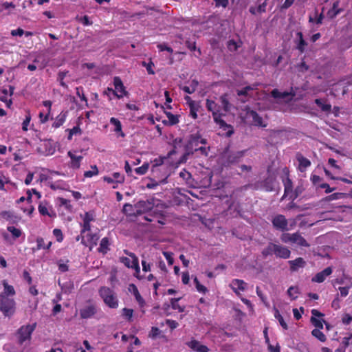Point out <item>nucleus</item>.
<instances>
[{
  "mask_svg": "<svg viewBox=\"0 0 352 352\" xmlns=\"http://www.w3.org/2000/svg\"><path fill=\"white\" fill-rule=\"evenodd\" d=\"M298 292L299 290L297 287L292 286L287 289V294L292 300H295L296 298H297V294H298Z\"/></svg>",
  "mask_w": 352,
  "mask_h": 352,
  "instance_id": "49530a36",
  "label": "nucleus"
},
{
  "mask_svg": "<svg viewBox=\"0 0 352 352\" xmlns=\"http://www.w3.org/2000/svg\"><path fill=\"white\" fill-rule=\"evenodd\" d=\"M30 120H31L30 113H28L26 114V116H25V120H23V122L22 123V129L24 131H28V126L30 124Z\"/></svg>",
  "mask_w": 352,
  "mask_h": 352,
  "instance_id": "052dcab7",
  "label": "nucleus"
},
{
  "mask_svg": "<svg viewBox=\"0 0 352 352\" xmlns=\"http://www.w3.org/2000/svg\"><path fill=\"white\" fill-rule=\"evenodd\" d=\"M53 234L56 238L57 241L61 242L63 240V235L60 229L55 228L53 230Z\"/></svg>",
  "mask_w": 352,
  "mask_h": 352,
  "instance_id": "0e129e2a",
  "label": "nucleus"
},
{
  "mask_svg": "<svg viewBox=\"0 0 352 352\" xmlns=\"http://www.w3.org/2000/svg\"><path fill=\"white\" fill-rule=\"evenodd\" d=\"M272 96L274 98H285L286 97L289 96V94L287 92L282 93V92H280L279 91H278L277 89H274L272 91Z\"/></svg>",
  "mask_w": 352,
  "mask_h": 352,
  "instance_id": "8fccbe9b",
  "label": "nucleus"
},
{
  "mask_svg": "<svg viewBox=\"0 0 352 352\" xmlns=\"http://www.w3.org/2000/svg\"><path fill=\"white\" fill-rule=\"evenodd\" d=\"M129 290L130 292H131L136 301L138 302L139 305L142 307L144 306L145 305V301L144 300V298L141 296L138 289V287L134 285V284H131L129 285Z\"/></svg>",
  "mask_w": 352,
  "mask_h": 352,
  "instance_id": "412c9836",
  "label": "nucleus"
},
{
  "mask_svg": "<svg viewBox=\"0 0 352 352\" xmlns=\"http://www.w3.org/2000/svg\"><path fill=\"white\" fill-rule=\"evenodd\" d=\"M311 334L313 336L316 338L318 340H319L320 342H324L326 340V336L325 335L320 331V329H314L311 331Z\"/></svg>",
  "mask_w": 352,
  "mask_h": 352,
  "instance_id": "4c0bfd02",
  "label": "nucleus"
},
{
  "mask_svg": "<svg viewBox=\"0 0 352 352\" xmlns=\"http://www.w3.org/2000/svg\"><path fill=\"white\" fill-rule=\"evenodd\" d=\"M315 103L321 109L322 111L329 113L331 110V105L327 102L325 99L318 98L315 100Z\"/></svg>",
  "mask_w": 352,
  "mask_h": 352,
  "instance_id": "b1692460",
  "label": "nucleus"
},
{
  "mask_svg": "<svg viewBox=\"0 0 352 352\" xmlns=\"http://www.w3.org/2000/svg\"><path fill=\"white\" fill-rule=\"evenodd\" d=\"M272 223L274 228L282 232L289 231L293 228V226L295 225V221H293V223L290 224V227L288 226V220L285 218V217L283 214H276L275 215L272 219Z\"/></svg>",
  "mask_w": 352,
  "mask_h": 352,
  "instance_id": "39448f33",
  "label": "nucleus"
},
{
  "mask_svg": "<svg viewBox=\"0 0 352 352\" xmlns=\"http://www.w3.org/2000/svg\"><path fill=\"white\" fill-rule=\"evenodd\" d=\"M292 244H296L300 247L308 248L310 246L309 243L299 232L294 233Z\"/></svg>",
  "mask_w": 352,
  "mask_h": 352,
  "instance_id": "4be33fe9",
  "label": "nucleus"
},
{
  "mask_svg": "<svg viewBox=\"0 0 352 352\" xmlns=\"http://www.w3.org/2000/svg\"><path fill=\"white\" fill-rule=\"evenodd\" d=\"M142 65L146 67V71L149 74H155V72L153 69V67L154 66V64L152 61H150L148 63L144 61V62H142Z\"/></svg>",
  "mask_w": 352,
  "mask_h": 352,
  "instance_id": "69168bd1",
  "label": "nucleus"
},
{
  "mask_svg": "<svg viewBox=\"0 0 352 352\" xmlns=\"http://www.w3.org/2000/svg\"><path fill=\"white\" fill-rule=\"evenodd\" d=\"M133 310L132 309L124 308L122 316L129 322L132 321Z\"/></svg>",
  "mask_w": 352,
  "mask_h": 352,
  "instance_id": "a19ab883",
  "label": "nucleus"
},
{
  "mask_svg": "<svg viewBox=\"0 0 352 352\" xmlns=\"http://www.w3.org/2000/svg\"><path fill=\"white\" fill-rule=\"evenodd\" d=\"M304 188L302 186H298L289 195V199L292 201L295 200L303 191Z\"/></svg>",
  "mask_w": 352,
  "mask_h": 352,
  "instance_id": "79ce46f5",
  "label": "nucleus"
},
{
  "mask_svg": "<svg viewBox=\"0 0 352 352\" xmlns=\"http://www.w3.org/2000/svg\"><path fill=\"white\" fill-rule=\"evenodd\" d=\"M100 296L107 306L111 309H116L118 307V299L116 293L107 287H102L99 289Z\"/></svg>",
  "mask_w": 352,
  "mask_h": 352,
  "instance_id": "7ed1b4c3",
  "label": "nucleus"
},
{
  "mask_svg": "<svg viewBox=\"0 0 352 352\" xmlns=\"http://www.w3.org/2000/svg\"><path fill=\"white\" fill-rule=\"evenodd\" d=\"M83 221L91 222L95 220V214L93 212H87L82 216L81 215Z\"/></svg>",
  "mask_w": 352,
  "mask_h": 352,
  "instance_id": "3c124183",
  "label": "nucleus"
},
{
  "mask_svg": "<svg viewBox=\"0 0 352 352\" xmlns=\"http://www.w3.org/2000/svg\"><path fill=\"white\" fill-rule=\"evenodd\" d=\"M333 272V269L331 267H327L322 271L317 273L314 277L311 278V281L314 283H323L327 277L330 276Z\"/></svg>",
  "mask_w": 352,
  "mask_h": 352,
  "instance_id": "ddd939ff",
  "label": "nucleus"
},
{
  "mask_svg": "<svg viewBox=\"0 0 352 352\" xmlns=\"http://www.w3.org/2000/svg\"><path fill=\"white\" fill-rule=\"evenodd\" d=\"M191 350L195 352H208L209 349L196 340H191L186 344Z\"/></svg>",
  "mask_w": 352,
  "mask_h": 352,
  "instance_id": "4468645a",
  "label": "nucleus"
},
{
  "mask_svg": "<svg viewBox=\"0 0 352 352\" xmlns=\"http://www.w3.org/2000/svg\"><path fill=\"white\" fill-rule=\"evenodd\" d=\"M206 106L209 111L212 112V118L214 122L219 126V127L224 131H227L228 136H230L233 133L232 127L231 125L228 124L222 118L223 114L219 111V107L213 100L207 99Z\"/></svg>",
  "mask_w": 352,
  "mask_h": 352,
  "instance_id": "f257e3e1",
  "label": "nucleus"
},
{
  "mask_svg": "<svg viewBox=\"0 0 352 352\" xmlns=\"http://www.w3.org/2000/svg\"><path fill=\"white\" fill-rule=\"evenodd\" d=\"M338 6L339 1H337L333 3L332 8L327 12V16L330 19H333L342 11V9L338 8Z\"/></svg>",
  "mask_w": 352,
  "mask_h": 352,
  "instance_id": "7c9ffc66",
  "label": "nucleus"
},
{
  "mask_svg": "<svg viewBox=\"0 0 352 352\" xmlns=\"http://www.w3.org/2000/svg\"><path fill=\"white\" fill-rule=\"evenodd\" d=\"M3 286V291L0 293V297H10L12 298L15 295V290L13 286L9 285L6 280H2Z\"/></svg>",
  "mask_w": 352,
  "mask_h": 352,
  "instance_id": "a211bd4d",
  "label": "nucleus"
},
{
  "mask_svg": "<svg viewBox=\"0 0 352 352\" xmlns=\"http://www.w3.org/2000/svg\"><path fill=\"white\" fill-rule=\"evenodd\" d=\"M239 47V43L235 41L234 40H230L228 42V48L231 52H234L237 50V49Z\"/></svg>",
  "mask_w": 352,
  "mask_h": 352,
  "instance_id": "6e6d98bb",
  "label": "nucleus"
},
{
  "mask_svg": "<svg viewBox=\"0 0 352 352\" xmlns=\"http://www.w3.org/2000/svg\"><path fill=\"white\" fill-rule=\"evenodd\" d=\"M110 124L113 125L115 126L113 131L118 133L120 136L121 137H124L125 136V134L122 132V124H121V122L120 121L116 118H110Z\"/></svg>",
  "mask_w": 352,
  "mask_h": 352,
  "instance_id": "c85d7f7f",
  "label": "nucleus"
},
{
  "mask_svg": "<svg viewBox=\"0 0 352 352\" xmlns=\"http://www.w3.org/2000/svg\"><path fill=\"white\" fill-rule=\"evenodd\" d=\"M283 182L285 188L283 197L289 196L293 190L292 182L288 177H287L283 180Z\"/></svg>",
  "mask_w": 352,
  "mask_h": 352,
  "instance_id": "c756f323",
  "label": "nucleus"
},
{
  "mask_svg": "<svg viewBox=\"0 0 352 352\" xmlns=\"http://www.w3.org/2000/svg\"><path fill=\"white\" fill-rule=\"evenodd\" d=\"M38 210L41 215L52 218L56 217V212L53 210L52 206L45 201L40 202Z\"/></svg>",
  "mask_w": 352,
  "mask_h": 352,
  "instance_id": "1a4fd4ad",
  "label": "nucleus"
},
{
  "mask_svg": "<svg viewBox=\"0 0 352 352\" xmlns=\"http://www.w3.org/2000/svg\"><path fill=\"white\" fill-rule=\"evenodd\" d=\"M67 74V72H60L58 74V80L63 87L67 88V85L64 82V78H65L66 75Z\"/></svg>",
  "mask_w": 352,
  "mask_h": 352,
  "instance_id": "603ef678",
  "label": "nucleus"
},
{
  "mask_svg": "<svg viewBox=\"0 0 352 352\" xmlns=\"http://www.w3.org/2000/svg\"><path fill=\"white\" fill-rule=\"evenodd\" d=\"M97 311L96 305H88L80 309V316L82 319H88L93 317Z\"/></svg>",
  "mask_w": 352,
  "mask_h": 352,
  "instance_id": "9d476101",
  "label": "nucleus"
},
{
  "mask_svg": "<svg viewBox=\"0 0 352 352\" xmlns=\"http://www.w3.org/2000/svg\"><path fill=\"white\" fill-rule=\"evenodd\" d=\"M311 321L312 324L316 327V329H323V324L320 320L316 319L315 317H311Z\"/></svg>",
  "mask_w": 352,
  "mask_h": 352,
  "instance_id": "774afa93",
  "label": "nucleus"
},
{
  "mask_svg": "<svg viewBox=\"0 0 352 352\" xmlns=\"http://www.w3.org/2000/svg\"><path fill=\"white\" fill-rule=\"evenodd\" d=\"M220 102L221 104L222 108L225 112H228L230 111L232 104L230 103L228 95L223 94L219 98Z\"/></svg>",
  "mask_w": 352,
  "mask_h": 352,
  "instance_id": "2f4dec72",
  "label": "nucleus"
},
{
  "mask_svg": "<svg viewBox=\"0 0 352 352\" xmlns=\"http://www.w3.org/2000/svg\"><path fill=\"white\" fill-rule=\"evenodd\" d=\"M154 199H147L146 201H139L135 205L136 213L141 214L152 210L154 206Z\"/></svg>",
  "mask_w": 352,
  "mask_h": 352,
  "instance_id": "6e6552de",
  "label": "nucleus"
},
{
  "mask_svg": "<svg viewBox=\"0 0 352 352\" xmlns=\"http://www.w3.org/2000/svg\"><path fill=\"white\" fill-rule=\"evenodd\" d=\"M69 135L67 137L68 140H71L72 139V136L76 134H80L81 130L78 126H74L72 129L68 130Z\"/></svg>",
  "mask_w": 352,
  "mask_h": 352,
  "instance_id": "4d7b16f0",
  "label": "nucleus"
},
{
  "mask_svg": "<svg viewBox=\"0 0 352 352\" xmlns=\"http://www.w3.org/2000/svg\"><path fill=\"white\" fill-rule=\"evenodd\" d=\"M248 116L252 119V122L254 125L258 126H266L265 124H263V118L258 116V114L254 111H250L248 113Z\"/></svg>",
  "mask_w": 352,
  "mask_h": 352,
  "instance_id": "393cba45",
  "label": "nucleus"
},
{
  "mask_svg": "<svg viewBox=\"0 0 352 352\" xmlns=\"http://www.w3.org/2000/svg\"><path fill=\"white\" fill-rule=\"evenodd\" d=\"M255 85L254 86H246L243 89L239 90L237 94L239 96H253V91L255 89Z\"/></svg>",
  "mask_w": 352,
  "mask_h": 352,
  "instance_id": "72a5a7b5",
  "label": "nucleus"
},
{
  "mask_svg": "<svg viewBox=\"0 0 352 352\" xmlns=\"http://www.w3.org/2000/svg\"><path fill=\"white\" fill-rule=\"evenodd\" d=\"M217 8H226L229 3V0H213Z\"/></svg>",
  "mask_w": 352,
  "mask_h": 352,
  "instance_id": "680f3d73",
  "label": "nucleus"
},
{
  "mask_svg": "<svg viewBox=\"0 0 352 352\" xmlns=\"http://www.w3.org/2000/svg\"><path fill=\"white\" fill-rule=\"evenodd\" d=\"M198 85V82L195 80H192L189 86H184L182 90L189 94L194 93Z\"/></svg>",
  "mask_w": 352,
  "mask_h": 352,
  "instance_id": "f704fd0d",
  "label": "nucleus"
},
{
  "mask_svg": "<svg viewBox=\"0 0 352 352\" xmlns=\"http://www.w3.org/2000/svg\"><path fill=\"white\" fill-rule=\"evenodd\" d=\"M134 270H135V273H134V276L138 278V279H142V276H140V265H139V260L138 259H135V264H133V268Z\"/></svg>",
  "mask_w": 352,
  "mask_h": 352,
  "instance_id": "5fc2aeb1",
  "label": "nucleus"
},
{
  "mask_svg": "<svg viewBox=\"0 0 352 352\" xmlns=\"http://www.w3.org/2000/svg\"><path fill=\"white\" fill-rule=\"evenodd\" d=\"M7 230L12 234L14 239L19 238L22 234L21 230L14 226H8Z\"/></svg>",
  "mask_w": 352,
  "mask_h": 352,
  "instance_id": "a18cd8bd",
  "label": "nucleus"
},
{
  "mask_svg": "<svg viewBox=\"0 0 352 352\" xmlns=\"http://www.w3.org/2000/svg\"><path fill=\"white\" fill-rule=\"evenodd\" d=\"M149 164L144 163L142 166L138 167L135 169V172L139 175H144L148 170Z\"/></svg>",
  "mask_w": 352,
  "mask_h": 352,
  "instance_id": "de8ad7c7",
  "label": "nucleus"
},
{
  "mask_svg": "<svg viewBox=\"0 0 352 352\" xmlns=\"http://www.w3.org/2000/svg\"><path fill=\"white\" fill-rule=\"evenodd\" d=\"M199 144H206V140L202 138L199 133L191 134L189 136L188 143L186 144V149L188 153H193L195 151H201V154L208 155V148L205 146H199Z\"/></svg>",
  "mask_w": 352,
  "mask_h": 352,
  "instance_id": "f03ea898",
  "label": "nucleus"
},
{
  "mask_svg": "<svg viewBox=\"0 0 352 352\" xmlns=\"http://www.w3.org/2000/svg\"><path fill=\"white\" fill-rule=\"evenodd\" d=\"M275 243H270L268 245L263 249L262 254L264 256H271L274 254Z\"/></svg>",
  "mask_w": 352,
  "mask_h": 352,
  "instance_id": "c9c22d12",
  "label": "nucleus"
},
{
  "mask_svg": "<svg viewBox=\"0 0 352 352\" xmlns=\"http://www.w3.org/2000/svg\"><path fill=\"white\" fill-rule=\"evenodd\" d=\"M296 159L298 162V170L300 172H304L306 169L311 166V162L307 158L303 157L301 154L298 153Z\"/></svg>",
  "mask_w": 352,
  "mask_h": 352,
  "instance_id": "6ab92c4d",
  "label": "nucleus"
},
{
  "mask_svg": "<svg viewBox=\"0 0 352 352\" xmlns=\"http://www.w3.org/2000/svg\"><path fill=\"white\" fill-rule=\"evenodd\" d=\"M179 177L182 178L184 181H186L187 183H188L190 179H191V174L186 170L183 169L179 173Z\"/></svg>",
  "mask_w": 352,
  "mask_h": 352,
  "instance_id": "bf43d9fd",
  "label": "nucleus"
},
{
  "mask_svg": "<svg viewBox=\"0 0 352 352\" xmlns=\"http://www.w3.org/2000/svg\"><path fill=\"white\" fill-rule=\"evenodd\" d=\"M67 263H68V261H66V263H65L62 260H59L58 262H57V265H58V270L61 272H65L67 271H68V265L67 264Z\"/></svg>",
  "mask_w": 352,
  "mask_h": 352,
  "instance_id": "864d4df0",
  "label": "nucleus"
},
{
  "mask_svg": "<svg viewBox=\"0 0 352 352\" xmlns=\"http://www.w3.org/2000/svg\"><path fill=\"white\" fill-rule=\"evenodd\" d=\"M166 115L168 119V122L170 125H174L179 122V119L177 116L173 115L170 112H166Z\"/></svg>",
  "mask_w": 352,
  "mask_h": 352,
  "instance_id": "09e8293b",
  "label": "nucleus"
},
{
  "mask_svg": "<svg viewBox=\"0 0 352 352\" xmlns=\"http://www.w3.org/2000/svg\"><path fill=\"white\" fill-rule=\"evenodd\" d=\"M76 95L80 98L82 101H85L87 105V99L84 94L83 88L82 87H76Z\"/></svg>",
  "mask_w": 352,
  "mask_h": 352,
  "instance_id": "13d9d810",
  "label": "nucleus"
},
{
  "mask_svg": "<svg viewBox=\"0 0 352 352\" xmlns=\"http://www.w3.org/2000/svg\"><path fill=\"white\" fill-rule=\"evenodd\" d=\"M109 241L107 237H104L102 239L100 243V247L98 248V252L102 253L103 254H106L109 250Z\"/></svg>",
  "mask_w": 352,
  "mask_h": 352,
  "instance_id": "473e14b6",
  "label": "nucleus"
},
{
  "mask_svg": "<svg viewBox=\"0 0 352 352\" xmlns=\"http://www.w3.org/2000/svg\"><path fill=\"white\" fill-rule=\"evenodd\" d=\"M274 248V255L276 257L285 259L289 258L291 252L287 247L275 243Z\"/></svg>",
  "mask_w": 352,
  "mask_h": 352,
  "instance_id": "2eb2a0df",
  "label": "nucleus"
},
{
  "mask_svg": "<svg viewBox=\"0 0 352 352\" xmlns=\"http://www.w3.org/2000/svg\"><path fill=\"white\" fill-rule=\"evenodd\" d=\"M294 233L284 232L280 236V240L285 243H292Z\"/></svg>",
  "mask_w": 352,
  "mask_h": 352,
  "instance_id": "37998d69",
  "label": "nucleus"
},
{
  "mask_svg": "<svg viewBox=\"0 0 352 352\" xmlns=\"http://www.w3.org/2000/svg\"><path fill=\"white\" fill-rule=\"evenodd\" d=\"M99 239V235L98 233L89 232L87 234L81 235V243L85 246H89L92 248L97 244Z\"/></svg>",
  "mask_w": 352,
  "mask_h": 352,
  "instance_id": "0eeeda50",
  "label": "nucleus"
},
{
  "mask_svg": "<svg viewBox=\"0 0 352 352\" xmlns=\"http://www.w3.org/2000/svg\"><path fill=\"white\" fill-rule=\"evenodd\" d=\"M193 282L195 285V287L197 292L201 294H206L208 292L207 288L199 283L197 277L194 278Z\"/></svg>",
  "mask_w": 352,
  "mask_h": 352,
  "instance_id": "c03bdc74",
  "label": "nucleus"
},
{
  "mask_svg": "<svg viewBox=\"0 0 352 352\" xmlns=\"http://www.w3.org/2000/svg\"><path fill=\"white\" fill-rule=\"evenodd\" d=\"M0 311L4 316L10 317L15 311V302L13 298L0 297Z\"/></svg>",
  "mask_w": 352,
  "mask_h": 352,
  "instance_id": "20e7f679",
  "label": "nucleus"
},
{
  "mask_svg": "<svg viewBox=\"0 0 352 352\" xmlns=\"http://www.w3.org/2000/svg\"><path fill=\"white\" fill-rule=\"evenodd\" d=\"M305 260L301 258L298 257L294 260L289 261V264L290 266V270L292 272H296L298 270L299 268H302L305 265Z\"/></svg>",
  "mask_w": 352,
  "mask_h": 352,
  "instance_id": "5701e85b",
  "label": "nucleus"
},
{
  "mask_svg": "<svg viewBox=\"0 0 352 352\" xmlns=\"http://www.w3.org/2000/svg\"><path fill=\"white\" fill-rule=\"evenodd\" d=\"M67 155L70 157L69 167L72 169H78L80 167L81 162L83 156L81 155H76V152L72 151H68Z\"/></svg>",
  "mask_w": 352,
  "mask_h": 352,
  "instance_id": "f8f14e48",
  "label": "nucleus"
},
{
  "mask_svg": "<svg viewBox=\"0 0 352 352\" xmlns=\"http://www.w3.org/2000/svg\"><path fill=\"white\" fill-rule=\"evenodd\" d=\"M246 150L230 153L227 157V162L228 164H235L240 161V160L245 155Z\"/></svg>",
  "mask_w": 352,
  "mask_h": 352,
  "instance_id": "f3484780",
  "label": "nucleus"
},
{
  "mask_svg": "<svg viewBox=\"0 0 352 352\" xmlns=\"http://www.w3.org/2000/svg\"><path fill=\"white\" fill-rule=\"evenodd\" d=\"M230 285L231 288L232 289V290L236 294H238V290L243 292L245 289L247 283H245L243 280L234 279L232 280Z\"/></svg>",
  "mask_w": 352,
  "mask_h": 352,
  "instance_id": "aec40b11",
  "label": "nucleus"
},
{
  "mask_svg": "<svg viewBox=\"0 0 352 352\" xmlns=\"http://www.w3.org/2000/svg\"><path fill=\"white\" fill-rule=\"evenodd\" d=\"M113 85L115 87L113 95H115L118 98H122L126 94V92L121 79L119 77H115L113 78Z\"/></svg>",
  "mask_w": 352,
  "mask_h": 352,
  "instance_id": "9b49d317",
  "label": "nucleus"
},
{
  "mask_svg": "<svg viewBox=\"0 0 352 352\" xmlns=\"http://www.w3.org/2000/svg\"><path fill=\"white\" fill-rule=\"evenodd\" d=\"M274 317L278 320L279 324L284 329H287L288 327L287 323L285 322L283 316L280 315L278 309H275Z\"/></svg>",
  "mask_w": 352,
  "mask_h": 352,
  "instance_id": "ea45409f",
  "label": "nucleus"
},
{
  "mask_svg": "<svg viewBox=\"0 0 352 352\" xmlns=\"http://www.w3.org/2000/svg\"><path fill=\"white\" fill-rule=\"evenodd\" d=\"M67 116V111H61L60 114L56 117L54 122L52 124V127L56 129L62 126L63 123L65 122Z\"/></svg>",
  "mask_w": 352,
  "mask_h": 352,
  "instance_id": "cd10ccee",
  "label": "nucleus"
},
{
  "mask_svg": "<svg viewBox=\"0 0 352 352\" xmlns=\"http://www.w3.org/2000/svg\"><path fill=\"white\" fill-rule=\"evenodd\" d=\"M186 100H190L189 107H190V116L193 118L196 119L197 118V111L199 110V105L196 103L195 101L190 100L189 96H186L185 98Z\"/></svg>",
  "mask_w": 352,
  "mask_h": 352,
  "instance_id": "bb28decb",
  "label": "nucleus"
},
{
  "mask_svg": "<svg viewBox=\"0 0 352 352\" xmlns=\"http://www.w3.org/2000/svg\"><path fill=\"white\" fill-rule=\"evenodd\" d=\"M91 170H87L84 173V177L87 178H90L94 176L98 175V169L96 165H93L91 166Z\"/></svg>",
  "mask_w": 352,
  "mask_h": 352,
  "instance_id": "58836bf2",
  "label": "nucleus"
},
{
  "mask_svg": "<svg viewBox=\"0 0 352 352\" xmlns=\"http://www.w3.org/2000/svg\"><path fill=\"white\" fill-rule=\"evenodd\" d=\"M91 222L83 221L82 223L80 224L82 227L81 230V235L84 234L86 232H90L91 230Z\"/></svg>",
  "mask_w": 352,
  "mask_h": 352,
  "instance_id": "e2e57ef3",
  "label": "nucleus"
},
{
  "mask_svg": "<svg viewBox=\"0 0 352 352\" xmlns=\"http://www.w3.org/2000/svg\"><path fill=\"white\" fill-rule=\"evenodd\" d=\"M296 49L300 52L303 53L308 45V43L303 38V35L301 32L296 33V37L294 40Z\"/></svg>",
  "mask_w": 352,
  "mask_h": 352,
  "instance_id": "dca6fc26",
  "label": "nucleus"
},
{
  "mask_svg": "<svg viewBox=\"0 0 352 352\" xmlns=\"http://www.w3.org/2000/svg\"><path fill=\"white\" fill-rule=\"evenodd\" d=\"M163 255L166 258L168 265H171L173 264L174 258L173 257V253L170 252H163Z\"/></svg>",
  "mask_w": 352,
  "mask_h": 352,
  "instance_id": "338daca9",
  "label": "nucleus"
},
{
  "mask_svg": "<svg viewBox=\"0 0 352 352\" xmlns=\"http://www.w3.org/2000/svg\"><path fill=\"white\" fill-rule=\"evenodd\" d=\"M36 324L21 326L17 331L18 341L23 344L26 340H30L31 336L36 328Z\"/></svg>",
  "mask_w": 352,
  "mask_h": 352,
  "instance_id": "423d86ee",
  "label": "nucleus"
},
{
  "mask_svg": "<svg viewBox=\"0 0 352 352\" xmlns=\"http://www.w3.org/2000/svg\"><path fill=\"white\" fill-rule=\"evenodd\" d=\"M129 256L131 258L128 257H120V260L122 263H123L126 267L128 268H133V264H135V260L138 259V258L135 256L134 253H130L129 254Z\"/></svg>",
  "mask_w": 352,
  "mask_h": 352,
  "instance_id": "a878e982",
  "label": "nucleus"
},
{
  "mask_svg": "<svg viewBox=\"0 0 352 352\" xmlns=\"http://www.w3.org/2000/svg\"><path fill=\"white\" fill-rule=\"evenodd\" d=\"M180 299H181V298H171L170 299V305H171V307L173 309L177 310L179 312H183V311H184V307H181L178 304V302H179V300Z\"/></svg>",
  "mask_w": 352,
  "mask_h": 352,
  "instance_id": "e433bc0d",
  "label": "nucleus"
}]
</instances>
